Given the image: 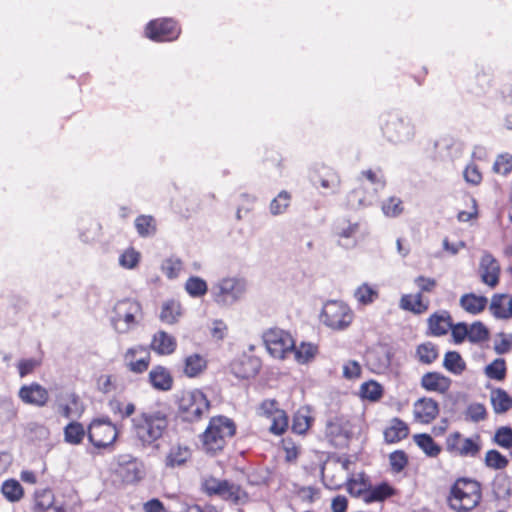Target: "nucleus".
Returning a JSON list of instances; mask_svg holds the SVG:
<instances>
[{"instance_id": "obj_20", "label": "nucleus", "mask_w": 512, "mask_h": 512, "mask_svg": "<svg viewBox=\"0 0 512 512\" xmlns=\"http://www.w3.org/2000/svg\"><path fill=\"white\" fill-rule=\"evenodd\" d=\"M393 353L387 346H378L367 354V361L375 373H385L391 366Z\"/></svg>"}, {"instance_id": "obj_47", "label": "nucleus", "mask_w": 512, "mask_h": 512, "mask_svg": "<svg viewBox=\"0 0 512 512\" xmlns=\"http://www.w3.org/2000/svg\"><path fill=\"white\" fill-rule=\"evenodd\" d=\"M183 269V262L180 258L172 256L162 262L161 270L169 279L177 278Z\"/></svg>"}, {"instance_id": "obj_21", "label": "nucleus", "mask_w": 512, "mask_h": 512, "mask_svg": "<svg viewBox=\"0 0 512 512\" xmlns=\"http://www.w3.org/2000/svg\"><path fill=\"white\" fill-rule=\"evenodd\" d=\"M325 433L333 445L342 446L350 435L348 422L343 418L335 417L328 421Z\"/></svg>"}, {"instance_id": "obj_53", "label": "nucleus", "mask_w": 512, "mask_h": 512, "mask_svg": "<svg viewBox=\"0 0 512 512\" xmlns=\"http://www.w3.org/2000/svg\"><path fill=\"white\" fill-rule=\"evenodd\" d=\"M317 352V347L311 343H301L299 347L294 345L293 355L299 363H307L314 358Z\"/></svg>"}, {"instance_id": "obj_18", "label": "nucleus", "mask_w": 512, "mask_h": 512, "mask_svg": "<svg viewBox=\"0 0 512 512\" xmlns=\"http://www.w3.org/2000/svg\"><path fill=\"white\" fill-rule=\"evenodd\" d=\"M481 281L491 288L499 283L500 266L497 260L489 253L483 254L479 264Z\"/></svg>"}, {"instance_id": "obj_50", "label": "nucleus", "mask_w": 512, "mask_h": 512, "mask_svg": "<svg viewBox=\"0 0 512 512\" xmlns=\"http://www.w3.org/2000/svg\"><path fill=\"white\" fill-rule=\"evenodd\" d=\"M17 416V408L10 398H0V425H5Z\"/></svg>"}, {"instance_id": "obj_46", "label": "nucleus", "mask_w": 512, "mask_h": 512, "mask_svg": "<svg viewBox=\"0 0 512 512\" xmlns=\"http://www.w3.org/2000/svg\"><path fill=\"white\" fill-rule=\"evenodd\" d=\"M382 394V386L374 380L364 382L360 386V395L363 399L377 401L382 397Z\"/></svg>"}, {"instance_id": "obj_19", "label": "nucleus", "mask_w": 512, "mask_h": 512, "mask_svg": "<svg viewBox=\"0 0 512 512\" xmlns=\"http://www.w3.org/2000/svg\"><path fill=\"white\" fill-rule=\"evenodd\" d=\"M438 414L439 405L432 398L423 397L414 403L413 415L417 422L429 424L438 416Z\"/></svg>"}, {"instance_id": "obj_51", "label": "nucleus", "mask_w": 512, "mask_h": 512, "mask_svg": "<svg viewBox=\"0 0 512 512\" xmlns=\"http://www.w3.org/2000/svg\"><path fill=\"white\" fill-rule=\"evenodd\" d=\"M381 209L385 216L394 218L403 213L404 207L400 198L392 196L382 202Z\"/></svg>"}, {"instance_id": "obj_60", "label": "nucleus", "mask_w": 512, "mask_h": 512, "mask_svg": "<svg viewBox=\"0 0 512 512\" xmlns=\"http://www.w3.org/2000/svg\"><path fill=\"white\" fill-rule=\"evenodd\" d=\"M493 441L500 447L509 449L512 447V428L502 426L495 432Z\"/></svg>"}, {"instance_id": "obj_63", "label": "nucleus", "mask_w": 512, "mask_h": 512, "mask_svg": "<svg viewBox=\"0 0 512 512\" xmlns=\"http://www.w3.org/2000/svg\"><path fill=\"white\" fill-rule=\"evenodd\" d=\"M27 433L32 440H46L49 436L48 428L38 423H29Z\"/></svg>"}, {"instance_id": "obj_62", "label": "nucleus", "mask_w": 512, "mask_h": 512, "mask_svg": "<svg viewBox=\"0 0 512 512\" xmlns=\"http://www.w3.org/2000/svg\"><path fill=\"white\" fill-rule=\"evenodd\" d=\"M466 418L472 422H479L486 418V409L480 403H472L466 410Z\"/></svg>"}, {"instance_id": "obj_25", "label": "nucleus", "mask_w": 512, "mask_h": 512, "mask_svg": "<svg viewBox=\"0 0 512 512\" xmlns=\"http://www.w3.org/2000/svg\"><path fill=\"white\" fill-rule=\"evenodd\" d=\"M489 309L497 319H510L512 317V296L509 294L493 295Z\"/></svg>"}, {"instance_id": "obj_38", "label": "nucleus", "mask_w": 512, "mask_h": 512, "mask_svg": "<svg viewBox=\"0 0 512 512\" xmlns=\"http://www.w3.org/2000/svg\"><path fill=\"white\" fill-rule=\"evenodd\" d=\"M184 289L190 297L201 298L208 292V285L201 277L191 276L186 280Z\"/></svg>"}, {"instance_id": "obj_27", "label": "nucleus", "mask_w": 512, "mask_h": 512, "mask_svg": "<svg viewBox=\"0 0 512 512\" xmlns=\"http://www.w3.org/2000/svg\"><path fill=\"white\" fill-rule=\"evenodd\" d=\"M192 452L188 446L173 445L166 457L165 465L169 468L183 467L191 459Z\"/></svg>"}, {"instance_id": "obj_36", "label": "nucleus", "mask_w": 512, "mask_h": 512, "mask_svg": "<svg viewBox=\"0 0 512 512\" xmlns=\"http://www.w3.org/2000/svg\"><path fill=\"white\" fill-rule=\"evenodd\" d=\"M59 504L55 501L53 492L50 489H41L35 492L34 497V511L43 512L50 507Z\"/></svg>"}, {"instance_id": "obj_64", "label": "nucleus", "mask_w": 512, "mask_h": 512, "mask_svg": "<svg viewBox=\"0 0 512 512\" xmlns=\"http://www.w3.org/2000/svg\"><path fill=\"white\" fill-rule=\"evenodd\" d=\"M139 259L140 254L137 251L128 249L120 256L119 262L121 266L132 269L138 264Z\"/></svg>"}, {"instance_id": "obj_23", "label": "nucleus", "mask_w": 512, "mask_h": 512, "mask_svg": "<svg viewBox=\"0 0 512 512\" xmlns=\"http://www.w3.org/2000/svg\"><path fill=\"white\" fill-rule=\"evenodd\" d=\"M421 387L428 392L445 394L451 386V379L439 372H427L421 378Z\"/></svg>"}, {"instance_id": "obj_1", "label": "nucleus", "mask_w": 512, "mask_h": 512, "mask_svg": "<svg viewBox=\"0 0 512 512\" xmlns=\"http://www.w3.org/2000/svg\"><path fill=\"white\" fill-rule=\"evenodd\" d=\"M131 423L134 436L146 446L152 445L163 436L169 420L165 409L148 408L133 417Z\"/></svg>"}, {"instance_id": "obj_15", "label": "nucleus", "mask_w": 512, "mask_h": 512, "mask_svg": "<svg viewBox=\"0 0 512 512\" xmlns=\"http://www.w3.org/2000/svg\"><path fill=\"white\" fill-rule=\"evenodd\" d=\"M124 364L133 373L145 372L150 364V354L145 347L138 345L129 348L123 356Z\"/></svg>"}, {"instance_id": "obj_26", "label": "nucleus", "mask_w": 512, "mask_h": 512, "mask_svg": "<svg viewBox=\"0 0 512 512\" xmlns=\"http://www.w3.org/2000/svg\"><path fill=\"white\" fill-rule=\"evenodd\" d=\"M148 378L151 386L159 391H169L173 386V377L170 371L160 365L150 370Z\"/></svg>"}, {"instance_id": "obj_32", "label": "nucleus", "mask_w": 512, "mask_h": 512, "mask_svg": "<svg viewBox=\"0 0 512 512\" xmlns=\"http://www.w3.org/2000/svg\"><path fill=\"white\" fill-rule=\"evenodd\" d=\"M232 373L240 379H248L257 373L256 362L248 357L234 361L231 364Z\"/></svg>"}, {"instance_id": "obj_14", "label": "nucleus", "mask_w": 512, "mask_h": 512, "mask_svg": "<svg viewBox=\"0 0 512 512\" xmlns=\"http://www.w3.org/2000/svg\"><path fill=\"white\" fill-rule=\"evenodd\" d=\"M145 33L153 41H172L178 38L180 28L171 18L156 19L148 23Z\"/></svg>"}, {"instance_id": "obj_3", "label": "nucleus", "mask_w": 512, "mask_h": 512, "mask_svg": "<svg viewBox=\"0 0 512 512\" xmlns=\"http://www.w3.org/2000/svg\"><path fill=\"white\" fill-rule=\"evenodd\" d=\"M480 499V484L475 480L461 478L451 487L448 502L453 510L468 512L479 504Z\"/></svg>"}, {"instance_id": "obj_57", "label": "nucleus", "mask_w": 512, "mask_h": 512, "mask_svg": "<svg viewBox=\"0 0 512 512\" xmlns=\"http://www.w3.org/2000/svg\"><path fill=\"white\" fill-rule=\"evenodd\" d=\"M493 171L503 176L510 174L512 172V155L509 153L498 155L493 164Z\"/></svg>"}, {"instance_id": "obj_34", "label": "nucleus", "mask_w": 512, "mask_h": 512, "mask_svg": "<svg viewBox=\"0 0 512 512\" xmlns=\"http://www.w3.org/2000/svg\"><path fill=\"white\" fill-rule=\"evenodd\" d=\"M413 440L428 457H437L441 452V447L429 434H416Z\"/></svg>"}, {"instance_id": "obj_11", "label": "nucleus", "mask_w": 512, "mask_h": 512, "mask_svg": "<svg viewBox=\"0 0 512 512\" xmlns=\"http://www.w3.org/2000/svg\"><path fill=\"white\" fill-rule=\"evenodd\" d=\"M117 437V428L108 417L94 419L88 427V439L95 448H107Z\"/></svg>"}, {"instance_id": "obj_37", "label": "nucleus", "mask_w": 512, "mask_h": 512, "mask_svg": "<svg viewBox=\"0 0 512 512\" xmlns=\"http://www.w3.org/2000/svg\"><path fill=\"white\" fill-rule=\"evenodd\" d=\"M379 296V292L376 287L363 283L354 291V297L356 301L363 306L372 304Z\"/></svg>"}, {"instance_id": "obj_2", "label": "nucleus", "mask_w": 512, "mask_h": 512, "mask_svg": "<svg viewBox=\"0 0 512 512\" xmlns=\"http://www.w3.org/2000/svg\"><path fill=\"white\" fill-rule=\"evenodd\" d=\"M235 433L236 425L232 419L223 415L214 416L201 435L202 448L206 453L215 455L225 448Z\"/></svg>"}, {"instance_id": "obj_35", "label": "nucleus", "mask_w": 512, "mask_h": 512, "mask_svg": "<svg viewBox=\"0 0 512 512\" xmlns=\"http://www.w3.org/2000/svg\"><path fill=\"white\" fill-rule=\"evenodd\" d=\"M375 195L372 191L365 192L363 187L355 188L348 195V205L353 209L368 206L372 203Z\"/></svg>"}, {"instance_id": "obj_40", "label": "nucleus", "mask_w": 512, "mask_h": 512, "mask_svg": "<svg viewBox=\"0 0 512 512\" xmlns=\"http://www.w3.org/2000/svg\"><path fill=\"white\" fill-rule=\"evenodd\" d=\"M207 362L199 354H192L186 357L184 365V373L188 377H196L204 371Z\"/></svg>"}, {"instance_id": "obj_12", "label": "nucleus", "mask_w": 512, "mask_h": 512, "mask_svg": "<svg viewBox=\"0 0 512 512\" xmlns=\"http://www.w3.org/2000/svg\"><path fill=\"white\" fill-rule=\"evenodd\" d=\"M263 341L269 354L277 359L292 355L294 340L290 333L282 329H270L263 335Z\"/></svg>"}, {"instance_id": "obj_49", "label": "nucleus", "mask_w": 512, "mask_h": 512, "mask_svg": "<svg viewBox=\"0 0 512 512\" xmlns=\"http://www.w3.org/2000/svg\"><path fill=\"white\" fill-rule=\"evenodd\" d=\"M392 494L391 487L386 484H380L371 489H368L364 495V500L367 503L383 501Z\"/></svg>"}, {"instance_id": "obj_58", "label": "nucleus", "mask_w": 512, "mask_h": 512, "mask_svg": "<svg viewBox=\"0 0 512 512\" xmlns=\"http://www.w3.org/2000/svg\"><path fill=\"white\" fill-rule=\"evenodd\" d=\"M488 335V329L482 322L477 321L469 326L468 339L472 343H480L485 341L488 338Z\"/></svg>"}, {"instance_id": "obj_59", "label": "nucleus", "mask_w": 512, "mask_h": 512, "mask_svg": "<svg viewBox=\"0 0 512 512\" xmlns=\"http://www.w3.org/2000/svg\"><path fill=\"white\" fill-rule=\"evenodd\" d=\"M270 419L272 423L269 429L273 434L281 435L286 431L288 427V417L283 410L276 412Z\"/></svg>"}, {"instance_id": "obj_31", "label": "nucleus", "mask_w": 512, "mask_h": 512, "mask_svg": "<svg viewBox=\"0 0 512 512\" xmlns=\"http://www.w3.org/2000/svg\"><path fill=\"white\" fill-rule=\"evenodd\" d=\"M409 429L407 424L399 418H393L384 431V438L388 443H396L406 438Z\"/></svg>"}, {"instance_id": "obj_56", "label": "nucleus", "mask_w": 512, "mask_h": 512, "mask_svg": "<svg viewBox=\"0 0 512 512\" xmlns=\"http://www.w3.org/2000/svg\"><path fill=\"white\" fill-rule=\"evenodd\" d=\"M485 464L487 467L500 470L508 465V459L497 450H489L485 455Z\"/></svg>"}, {"instance_id": "obj_10", "label": "nucleus", "mask_w": 512, "mask_h": 512, "mask_svg": "<svg viewBox=\"0 0 512 512\" xmlns=\"http://www.w3.org/2000/svg\"><path fill=\"white\" fill-rule=\"evenodd\" d=\"M113 472L124 484H135L145 476L144 464L129 454L119 455L115 459Z\"/></svg>"}, {"instance_id": "obj_55", "label": "nucleus", "mask_w": 512, "mask_h": 512, "mask_svg": "<svg viewBox=\"0 0 512 512\" xmlns=\"http://www.w3.org/2000/svg\"><path fill=\"white\" fill-rule=\"evenodd\" d=\"M345 482L348 492L353 496H364L368 490V484L363 475H360L358 478L346 476Z\"/></svg>"}, {"instance_id": "obj_45", "label": "nucleus", "mask_w": 512, "mask_h": 512, "mask_svg": "<svg viewBox=\"0 0 512 512\" xmlns=\"http://www.w3.org/2000/svg\"><path fill=\"white\" fill-rule=\"evenodd\" d=\"M314 182H319L321 187L336 191L340 184L339 176L336 172L329 168H323V173H319L317 177L313 178Z\"/></svg>"}, {"instance_id": "obj_22", "label": "nucleus", "mask_w": 512, "mask_h": 512, "mask_svg": "<svg viewBox=\"0 0 512 512\" xmlns=\"http://www.w3.org/2000/svg\"><path fill=\"white\" fill-rule=\"evenodd\" d=\"M57 411L65 418L78 417L83 412L79 397L75 393H66L57 399Z\"/></svg>"}, {"instance_id": "obj_48", "label": "nucleus", "mask_w": 512, "mask_h": 512, "mask_svg": "<svg viewBox=\"0 0 512 512\" xmlns=\"http://www.w3.org/2000/svg\"><path fill=\"white\" fill-rule=\"evenodd\" d=\"M135 228L142 237L153 235L156 231L155 220L150 215H140L135 220Z\"/></svg>"}, {"instance_id": "obj_24", "label": "nucleus", "mask_w": 512, "mask_h": 512, "mask_svg": "<svg viewBox=\"0 0 512 512\" xmlns=\"http://www.w3.org/2000/svg\"><path fill=\"white\" fill-rule=\"evenodd\" d=\"M150 347L158 355H171L177 348V341L173 335L160 330L153 335Z\"/></svg>"}, {"instance_id": "obj_44", "label": "nucleus", "mask_w": 512, "mask_h": 512, "mask_svg": "<svg viewBox=\"0 0 512 512\" xmlns=\"http://www.w3.org/2000/svg\"><path fill=\"white\" fill-rule=\"evenodd\" d=\"M291 199V194L288 191H280L278 195L275 198H273L270 202V213L274 216H278L285 213L290 206Z\"/></svg>"}, {"instance_id": "obj_52", "label": "nucleus", "mask_w": 512, "mask_h": 512, "mask_svg": "<svg viewBox=\"0 0 512 512\" xmlns=\"http://www.w3.org/2000/svg\"><path fill=\"white\" fill-rule=\"evenodd\" d=\"M65 440L70 444H79L85 436V429L81 423H69L64 430Z\"/></svg>"}, {"instance_id": "obj_17", "label": "nucleus", "mask_w": 512, "mask_h": 512, "mask_svg": "<svg viewBox=\"0 0 512 512\" xmlns=\"http://www.w3.org/2000/svg\"><path fill=\"white\" fill-rule=\"evenodd\" d=\"M18 397L23 403L36 407L45 406L49 400L47 389L35 382L23 385L18 391Z\"/></svg>"}, {"instance_id": "obj_42", "label": "nucleus", "mask_w": 512, "mask_h": 512, "mask_svg": "<svg viewBox=\"0 0 512 512\" xmlns=\"http://www.w3.org/2000/svg\"><path fill=\"white\" fill-rule=\"evenodd\" d=\"M491 402L496 413H504L512 407V398L500 388L491 392Z\"/></svg>"}, {"instance_id": "obj_30", "label": "nucleus", "mask_w": 512, "mask_h": 512, "mask_svg": "<svg viewBox=\"0 0 512 512\" xmlns=\"http://www.w3.org/2000/svg\"><path fill=\"white\" fill-rule=\"evenodd\" d=\"M488 299L485 296H479L474 293H467L461 296L460 306L468 313L477 315L487 306Z\"/></svg>"}, {"instance_id": "obj_7", "label": "nucleus", "mask_w": 512, "mask_h": 512, "mask_svg": "<svg viewBox=\"0 0 512 512\" xmlns=\"http://www.w3.org/2000/svg\"><path fill=\"white\" fill-rule=\"evenodd\" d=\"M210 402L205 394L194 389L191 391H184L178 400V409L180 417L187 422H195L208 413Z\"/></svg>"}, {"instance_id": "obj_8", "label": "nucleus", "mask_w": 512, "mask_h": 512, "mask_svg": "<svg viewBox=\"0 0 512 512\" xmlns=\"http://www.w3.org/2000/svg\"><path fill=\"white\" fill-rule=\"evenodd\" d=\"M353 311L350 307L337 300L328 301L322 309L321 321L332 330H345L353 321Z\"/></svg>"}, {"instance_id": "obj_61", "label": "nucleus", "mask_w": 512, "mask_h": 512, "mask_svg": "<svg viewBox=\"0 0 512 512\" xmlns=\"http://www.w3.org/2000/svg\"><path fill=\"white\" fill-rule=\"evenodd\" d=\"M389 462L392 471L399 473L406 467L408 463V458L404 451L398 450L390 454Z\"/></svg>"}, {"instance_id": "obj_13", "label": "nucleus", "mask_w": 512, "mask_h": 512, "mask_svg": "<svg viewBox=\"0 0 512 512\" xmlns=\"http://www.w3.org/2000/svg\"><path fill=\"white\" fill-rule=\"evenodd\" d=\"M446 449L461 457H475L481 449L480 436L465 438L460 432H453L446 438Z\"/></svg>"}, {"instance_id": "obj_5", "label": "nucleus", "mask_w": 512, "mask_h": 512, "mask_svg": "<svg viewBox=\"0 0 512 512\" xmlns=\"http://www.w3.org/2000/svg\"><path fill=\"white\" fill-rule=\"evenodd\" d=\"M201 491L208 496H218L222 500L237 505L245 504L249 499L247 492L238 484L228 480H220L213 476L202 478Z\"/></svg>"}, {"instance_id": "obj_4", "label": "nucleus", "mask_w": 512, "mask_h": 512, "mask_svg": "<svg viewBox=\"0 0 512 512\" xmlns=\"http://www.w3.org/2000/svg\"><path fill=\"white\" fill-rule=\"evenodd\" d=\"M142 317L141 304L134 299L125 298L114 304L110 321L116 332L124 334L135 328Z\"/></svg>"}, {"instance_id": "obj_9", "label": "nucleus", "mask_w": 512, "mask_h": 512, "mask_svg": "<svg viewBox=\"0 0 512 512\" xmlns=\"http://www.w3.org/2000/svg\"><path fill=\"white\" fill-rule=\"evenodd\" d=\"M385 137L393 143H406L415 136V127L410 119L398 114H389L382 124Z\"/></svg>"}, {"instance_id": "obj_54", "label": "nucleus", "mask_w": 512, "mask_h": 512, "mask_svg": "<svg viewBox=\"0 0 512 512\" xmlns=\"http://www.w3.org/2000/svg\"><path fill=\"white\" fill-rule=\"evenodd\" d=\"M485 374L490 379L501 381L506 376V363L502 358L495 359L492 363L486 366Z\"/></svg>"}, {"instance_id": "obj_39", "label": "nucleus", "mask_w": 512, "mask_h": 512, "mask_svg": "<svg viewBox=\"0 0 512 512\" xmlns=\"http://www.w3.org/2000/svg\"><path fill=\"white\" fill-rule=\"evenodd\" d=\"M1 492L9 502H18L22 499L24 491L19 481L8 479L2 483Z\"/></svg>"}, {"instance_id": "obj_28", "label": "nucleus", "mask_w": 512, "mask_h": 512, "mask_svg": "<svg viewBox=\"0 0 512 512\" xmlns=\"http://www.w3.org/2000/svg\"><path fill=\"white\" fill-rule=\"evenodd\" d=\"M399 307L402 310L412 312L414 314H423L428 310L429 303L423 301L421 293L415 295L405 294L401 297Z\"/></svg>"}, {"instance_id": "obj_6", "label": "nucleus", "mask_w": 512, "mask_h": 512, "mask_svg": "<svg viewBox=\"0 0 512 512\" xmlns=\"http://www.w3.org/2000/svg\"><path fill=\"white\" fill-rule=\"evenodd\" d=\"M247 291V281L241 277H224L212 287L211 294L220 306H231L241 300Z\"/></svg>"}, {"instance_id": "obj_33", "label": "nucleus", "mask_w": 512, "mask_h": 512, "mask_svg": "<svg viewBox=\"0 0 512 512\" xmlns=\"http://www.w3.org/2000/svg\"><path fill=\"white\" fill-rule=\"evenodd\" d=\"M182 315V307L180 302L176 300H168L162 304L160 312V320L166 324H175Z\"/></svg>"}, {"instance_id": "obj_41", "label": "nucleus", "mask_w": 512, "mask_h": 512, "mask_svg": "<svg viewBox=\"0 0 512 512\" xmlns=\"http://www.w3.org/2000/svg\"><path fill=\"white\" fill-rule=\"evenodd\" d=\"M443 366L447 371L455 375H460L466 369L465 361L456 351H448L445 354Z\"/></svg>"}, {"instance_id": "obj_43", "label": "nucleus", "mask_w": 512, "mask_h": 512, "mask_svg": "<svg viewBox=\"0 0 512 512\" xmlns=\"http://www.w3.org/2000/svg\"><path fill=\"white\" fill-rule=\"evenodd\" d=\"M438 357V349L432 342H425L417 346L416 358L422 364L429 365Z\"/></svg>"}, {"instance_id": "obj_16", "label": "nucleus", "mask_w": 512, "mask_h": 512, "mask_svg": "<svg viewBox=\"0 0 512 512\" xmlns=\"http://www.w3.org/2000/svg\"><path fill=\"white\" fill-rule=\"evenodd\" d=\"M359 231L360 224L358 222L341 219L335 225V235L338 237V243L346 249L353 248L356 245Z\"/></svg>"}, {"instance_id": "obj_29", "label": "nucleus", "mask_w": 512, "mask_h": 512, "mask_svg": "<svg viewBox=\"0 0 512 512\" xmlns=\"http://www.w3.org/2000/svg\"><path fill=\"white\" fill-rule=\"evenodd\" d=\"M428 326L432 335H444L451 328V317L447 311L434 313L428 319Z\"/></svg>"}]
</instances>
